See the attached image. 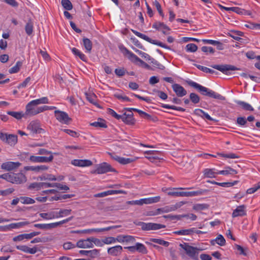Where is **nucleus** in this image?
Returning a JSON list of instances; mask_svg holds the SVG:
<instances>
[{"label":"nucleus","mask_w":260,"mask_h":260,"mask_svg":"<svg viewBox=\"0 0 260 260\" xmlns=\"http://www.w3.org/2000/svg\"><path fill=\"white\" fill-rule=\"evenodd\" d=\"M7 114L18 120L20 119L22 117L26 118L24 113L23 112L8 111Z\"/></svg>","instance_id":"nucleus-36"},{"label":"nucleus","mask_w":260,"mask_h":260,"mask_svg":"<svg viewBox=\"0 0 260 260\" xmlns=\"http://www.w3.org/2000/svg\"><path fill=\"white\" fill-rule=\"evenodd\" d=\"M152 27L160 31L162 29H167L168 31L170 30V28L168 26H167L164 23L160 22H156L153 23L152 25Z\"/></svg>","instance_id":"nucleus-31"},{"label":"nucleus","mask_w":260,"mask_h":260,"mask_svg":"<svg viewBox=\"0 0 260 260\" xmlns=\"http://www.w3.org/2000/svg\"><path fill=\"white\" fill-rule=\"evenodd\" d=\"M83 44L85 49L86 50V52L90 53L92 47V44L91 41L88 38H83Z\"/></svg>","instance_id":"nucleus-32"},{"label":"nucleus","mask_w":260,"mask_h":260,"mask_svg":"<svg viewBox=\"0 0 260 260\" xmlns=\"http://www.w3.org/2000/svg\"><path fill=\"white\" fill-rule=\"evenodd\" d=\"M71 164L75 166L84 167L90 166L92 162L88 159H74L72 160Z\"/></svg>","instance_id":"nucleus-19"},{"label":"nucleus","mask_w":260,"mask_h":260,"mask_svg":"<svg viewBox=\"0 0 260 260\" xmlns=\"http://www.w3.org/2000/svg\"><path fill=\"white\" fill-rule=\"evenodd\" d=\"M56 118L60 122L68 124L71 121V119L69 117L68 114L63 111L60 110H55L54 111Z\"/></svg>","instance_id":"nucleus-13"},{"label":"nucleus","mask_w":260,"mask_h":260,"mask_svg":"<svg viewBox=\"0 0 260 260\" xmlns=\"http://www.w3.org/2000/svg\"><path fill=\"white\" fill-rule=\"evenodd\" d=\"M187 84L191 87L196 89L201 94L220 101H224L225 98L222 95L204 87L192 80H187Z\"/></svg>","instance_id":"nucleus-1"},{"label":"nucleus","mask_w":260,"mask_h":260,"mask_svg":"<svg viewBox=\"0 0 260 260\" xmlns=\"http://www.w3.org/2000/svg\"><path fill=\"white\" fill-rule=\"evenodd\" d=\"M183 188H162V191L164 193L167 194V195H195V194H202L204 192L202 191H198L197 192H186L181 191Z\"/></svg>","instance_id":"nucleus-5"},{"label":"nucleus","mask_w":260,"mask_h":260,"mask_svg":"<svg viewBox=\"0 0 260 260\" xmlns=\"http://www.w3.org/2000/svg\"><path fill=\"white\" fill-rule=\"evenodd\" d=\"M55 187H56V188L57 189V190L58 191V192L59 191H62V190L63 191H62L63 192H65L66 191L69 189V187L67 185L62 184L61 183H56V185H55Z\"/></svg>","instance_id":"nucleus-55"},{"label":"nucleus","mask_w":260,"mask_h":260,"mask_svg":"<svg viewBox=\"0 0 260 260\" xmlns=\"http://www.w3.org/2000/svg\"><path fill=\"white\" fill-rule=\"evenodd\" d=\"M120 225H114V226H108L105 228H101V229H87V230H84V232L85 234H89L92 232H102L104 231H108L112 229H114L118 228L120 227Z\"/></svg>","instance_id":"nucleus-23"},{"label":"nucleus","mask_w":260,"mask_h":260,"mask_svg":"<svg viewBox=\"0 0 260 260\" xmlns=\"http://www.w3.org/2000/svg\"><path fill=\"white\" fill-rule=\"evenodd\" d=\"M260 188V182L254 185L252 187L248 189L246 191L247 193L252 194L254 193L257 190Z\"/></svg>","instance_id":"nucleus-59"},{"label":"nucleus","mask_w":260,"mask_h":260,"mask_svg":"<svg viewBox=\"0 0 260 260\" xmlns=\"http://www.w3.org/2000/svg\"><path fill=\"white\" fill-rule=\"evenodd\" d=\"M53 159V156L51 154L49 156H31L30 157V160L33 162H49L52 161Z\"/></svg>","instance_id":"nucleus-17"},{"label":"nucleus","mask_w":260,"mask_h":260,"mask_svg":"<svg viewBox=\"0 0 260 260\" xmlns=\"http://www.w3.org/2000/svg\"><path fill=\"white\" fill-rule=\"evenodd\" d=\"M109 154L113 159L122 165H126L133 161V160L129 158L120 157L115 154H112L111 153H109Z\"/></svg>","instance_id":"nucleus-20"},{"label":"nucleus","mask_w":260,"mask_h":260,"mask_svg":"<svg viewBox=\"0 0 260 260\" xmlns=\"http://www.w3.org/2000/svg\"><path fill=\"white\" fill-rule=\"evenodd\" d=\"M61 5L63 8L68 11L71 10L73 5L69 0H61Z\"/></svg>","instance_id":"nucleus-47"},{"label":"nucleus","mask_w":260,"mask_h":260,"mask_svg":"<svg viewBox=\"0 0 260 260\" xmlns=\"http://www.w3.org/2000/svg\"><path fill=\"white\" fill-rule=\"evenodd\" d=\"M225 168V170H224L218 171V174L223 175H227L229 174L234 175L237 174L238 173V171L228 166L226 167Z\"/></svg>","instance_id":"nucleus-28"},{"label":"nucleus","mask_w":260,"mask_h":260,"mask_svg":"<svg viewBox=\"0 0 260 260\" xmlns=\"http://www.w3.org/2000/svg\"><path fill=\"white\" fill-rule=\"evenodd\" d=\"M243 35L244 33L240 31H232L231 33H229V36L237 41L241 40V38L239 37Z\"/></svg>","instance_id":"nucleus-38"},{"label":"nucleus","mask_w":260,"mask_h":260,"mask_svg":"<svg viewBox=\"0 0 260 260\" xmlns=\"http://www.w3.org/2000/svg\"><path fill=\"white\" fill-rule=\"evenodd\" d=\"M217 155L219 156L223 157L230 158H236L239 157V156L237 155L236 154L233 153H231L230 154H224V153H218Z\"/></svg>","instance_id":"nucleus-60"},{"label":"nucleus","mask_w":260,"mask_h":260,"mask_svg":"<svg viewBox=\"0 0 260 260\" xmlns=\"http://www.w3.org/2000/svg\"><path fill=\"white\" fill-rule=\"evenodd\" d=\"M160 200L159 196H155L153 198H148L142 199L139 200L132 201H128L127 202L128 204L131 205H142L143 204H149L154 203L158 202Z\"/></svg>","instance_id":"nucleus-10"},{"label":"nucleus","mask_w":260,"mask_h":260,"mask_svg":"<svg viewBox=\"0 0 260 260\" xmlns=\"http://www.w3.org/2000/svg\"><path fill=\"white\" fill-rule=\"evenodd\" d=\"M136 225L140 226L143 231L157 230L166 228V225L156 223H145L142 221H135L134 222Z\"/></svg>","instance_id":"nucleus-4"},{"label":"nucleus","mask_w":260,"mask_h":260,"mask_svg":"<svg viewBox=\"0 0 260 260\" xmlns=\"http://www.w3.org/2000/svg\"><path fill=\"white\" fill-rule=\"evenodd\" d=\"M85 95H86V99L90 103H92V104H93L94 105L98 107H100L99 105L96 102L94 101V99L95 97V95L94 94H93V93L90 94V93H85Z\"/></svg>","instance_id":"nucleus-45"},{"label":"nucleus","mask_w":260,"mask_h":260,"mask_svg":"<svg viewBox=\"0 0 260 260\" xmlns=\"http://www.w3.org/2000/svg\"><path fill=\"white\" fill-rule=\"evenodd\" d=\"M41 182H34L31 183L28 187L30 190H39L42 188Z\"/></svg>","instance_id":"nucleus-48"},{"label":"nucleus","mask_w":260,"mask_h":260,"mask_svg":"<svg viewBox=\"0 0 260 260\" xmlns=\"http://www.w3.org/2000/svg\"><path fill=\"white\" fill-rule=\"evenodd\" d=\"M235 102L244 110L249 111H253L254 110L252 107L247 103L241 101H236Z\"/></svg>","instance_id":"nucleus-29"},{"label":"nucleus","mask_w":260,"mask_h":260,"mask_svg":"<svg viewBox=\"0 0 260 260\" xmlns=\"http://www.w3.org/2000/svg\"><path fill=\"white\" fill-rule=\"evenodd\" d=\"M108 113L117 120L121 119L126 124L133 125L135 123V120L133 117V113H126L124 112L122 115L117 114L113 109L108 108Z\"/></svg>","instance_id":"nucleus-3"},{"label":"nucleus","mask_w":260,"mask_h":260,"mask_svg":"<svg viewBox=\"0 0 260 260\" xmlns=\"http://www.w3.org/2000/svg\"><path fill=\"white\" fill-rule=\"evenodd\" d=\"M88 240H90L91 243H94L96 246H102L103 245L102 241L98 238L92 237L88 238Z\"/></svg>","instance_id":"nucleus-57"},{"label":"nucleus","mask_w":260,"mask_h":260,"mask_svg":"<svg viewBox=\"0 0 260 260\" xmlns=\"http://www.w3.org/2000/svg\"><path fill=\"white\" fill-rule=\"evenodd\" d=\"M180 247L184 249L186 254L193 259L197 260L198 259L199 249L190 246L187 243L180 244Z\"/></svg>","instance_id":"nucleus-6"},{"label":"nucleus","mask_w":260,"mask_h":260,"mask_svg":"<svg viewBox=\"0 0 260 260\" xmlns=\"http://www.w3.org/2000/svg\"><path fill=\"white\" fill-rule=\"evenodd\" d=\"M118 193L127 194V192L123 190L111 189L102 192L98 193L95 195H111L113 194Z\"/></svg>","instance_id":"nucleus-27"},{"label":"nucleus","mask_w":260,"mask_h":260,"mask_svg":"<svg viewBox=\"0 0 260 260\" xmlns=\"http://www.w3.org/2000/svg\"><path fill=\"white\" fill-rule=\"evenodd\" d=\"M76 246L80 248H90L93 247V244L91 243L88 238L85 240H80L76 244Z\"/></svg>","instance_id":"nucleus-21"},{"label":"nucleus","mask_w":260,"mask_h":260,"mask_svg":"<svg viewBox=\"0 0 260 260\" xmlns=\"http://www.w3.org/2000/svg\"><path fill=\"white\" fill-rule=\"evenodd\" d=\"M29 224L28 221H22L17 223H12L4 226H1L0 229L3 231L10 230L14 229H19Z\"/></svg>","instance_id":"nucleus-15"},{"label":"nucleus","mask_w":260,"mask_h":260,"mask_svg":"<svg viewBox=\"0 0 260 260\" xmlns=\"http://www.w3.org/2000/svg\"><path fill=\"white\" fill-rule=\"evenodd\" d=\"M124 110H125V111H127L128 112H129L128 113H133L132 112V111H135V112H137L139 113V114L142 117V116H143V114H146V112L141 110H139V109H136V108H124Z\"/></svg>","instance_id":"nucleus-53"},{"label":"nucleus","mask_w":260,"mask_h":260,"mask_svg":"<svg viewBox=\"0 0 260 260\" xmlns=\"http://www.w3.org/2000/svg\"><path fill=\"white\" fill-rule=\"evenodd\" d=\"M149 60L151 61V63L152 64L153 67L156 68L157 69H159L160 70H163L165 69V67L164 65L160 63L158 61L155 60L153 58H149Z\"/></svg>","instance_id":"nucleus-42"},{"label":"nucleus","mask_w":260,"mask_h":260,"mask_svg":"<svg viewBox=\"0 0 260 260\" xmlns=\"http://www.w3.org/2000/svg\"><path fill=\"white\" fill-rule=\"evenodd\" d=\"M132 31L137 37H139V38H141V39H142L151 44L156 45L157 46H160L162 48H165V49H169V50L171 49V48L169 46L162 43V42L157 41V40H152L151 38H149L146 35L143 34L137 30L132 29Z\"/></svg>","instance_id":"nucleus-7"},{"label":"nucleus","mask_w":260,"mask_h":260,"mask_svg":"<svg viewBox=\"0 0 260 260\" xmlns=\"http://www.w3.org/2000/svg\"><path fill=\"white\" fill-rule=\"evenodd\" d=\"M71 209H61L58 212V215L59 217H63V216H67L69 215L71 212Z\"/></svg>","instance_id":"nucleus-61"},{"label":"nucleus","mask_w":260,"mask_h":260,"mask_svg":"<svg viewBox=\"0 0 260 260\" xmlns=\"http://www.w3.org/2000/svg\"><path fill=\"white\" fill-rule=\"evenodd\" d=\"M173 91L179 97H182L187 94L186 90L180 84L175 83L172 86Z\"/></svg>","instance_id":"nucleus-18"},{"label":"nucleus","mask_w":260,"mask_h":260,"mask_svg":"<svg viewBox=\"0 0 260 260\" xmlns=\"http://www.w3.org/2000/svg\"><path fill=\"white\" fill-rule=\"evenodd\" d=\"M122 250V246L117 245L113 247L109 248L108 249V252L109 254L112 255L117 256L121 253Z\"/></svg>","instance_id":"nucleus-24"},{"label":"nucleus","mask_w":260,"mask_h":260,"mask_svg":"<svg viewBox=\"0 0 260 260\" xmlns=\"http://www.w3.org/2000/svg\"><path fill=\"white\" fill-rule=\"evenodd\" d=\"M194 66L199 70L201 71L207 73H210V74H214V73H217L215 71L211 70L209 68H208L206 67L202 66L199 64H195Z\"/></svg>","instance_id":"nucleus-46"},{"label":"nucleus","mask_w":260,"mask_h":260,"mask_svg":"<svg viewBox=\"0 0 260 260\" xmlns=\"http://www.w3.org/2000/svg\"><path fill=\"white\" fill-rule=\"evenodd\" d=\"M79 253L82 255H88L91 257H95L99 254V250L97 249H93L91 250H81L79 251Z\"/></svg>","instance_id":"nucleus-26"},{"label":"nucleus","mask_w":260,"mask_h":260,"mask_svg":"<svg viewBox=\"0 0 260 260\" xmlns=\"http://www.w3.org/2000/svg\"><path fill=\"white\" fill-rule=\"evenodd\" d=\"M20 202L22 204H29L35 203L34 200L27 197H20Z\"/></svg>","instance_id":"nucleus-54"},{"label":"nucleus","mask_w":260,"mask_h":260,"mask_svg":"<svg viewBox=\"0 0 260 260\" xmlns=\"http://www.w3.org/2000/svg\"><path fill=\"white\" fill-rule=\"evenodd\" d=\"M40 180H49V181H56V177L51 174H43L41 176H39Z\"/></svg>","instance_id":"nucleus-34"},{"label":"nucleus","mask_w":260,"mask_h":260,"mask_svg":"<svg viewBox=\"0 0 260 260\" xmlns=\"http://www.w3.org/2000/svg\"><path fill=\"white\" fill-rule=\"evenodd\" d=\"M0 178L15 184H21L26 181V177L22 173H5L0 175Z\"/></svg>","instance_id":"nucleus-2"},{"label":"nucleus","mask_w":260,"mask_h":260,"mask_svg":"<svg viewBox=\"0 0 260 260\" xmlns=\"http://www.w3.org/2000/svg\"><path fill=\"white\" fill-rule=\"evenodd\" d=\"M20 165L19 162L7 161L2 164L1 168L7 171H11L17 169Z\"/></svg>","instance_id":"nucleus-16"},{"label":"nucleus","mask_w":260,"mask_h":260,"mask_svg":"<svg viewBox=\"0 0 260 260\" xmlns=\"http://www.w3.org/2000/svg\"><path fill=\"white\" fill-rule=\"evenodd\" d=\"M21 66H22V62L19 61H17L16 63V64L14 67H13L12 68H11V69H9V72L10 74L17 73L20 70V68Z\"/></svg>","instance_id":"nucleus-44"},{"label":"nucleus","mask_w":260,"mask_h":260,"mask_svg":"<svg viewBox=\"0 0 260 260\" xmlns=\"http://www.w3.org/2000/svg\"><path fill=\"white\" fill-rule=\"evenodd\" d=\"M32 102L37 106L41 104H48L49 103L48 99L46 97H43L39 99L32 100Z\"/></svg>","instance_id":"nucleus-56"},{"label":"nucleus","mask_w":260,"mask_h":260,"mask_svg":"<svg viewBox=\"0 0 260 260\" xmlns=\"http://www.w3.org/2000/svg\"><path fill=\"white\" fill-rule=\"evenodd\" d=\"M211 67L213 69H216L224 74L228 75V72L229 71H235V70H240V68H238L230 64H222V65H217L215 64L211 66Z\"/></svg>","instance_id":"nucleus-12"},{"label":"nucleus","mask_w":260,"mask_h":260,"mask_svg":"<svg viewBox=\"0 0 260 260\" xmlns=\"http://www.w3.org/2000/svg\"><path fill=\"white\" fill-rule=\"evenodd\" d=\"M37 105L32 101L28 103L26 106V111L24 113L26 118L27 116H34L42 112V106L37 107Z\"/></svg>","instance_id":"nucleus-8"},{"label":"nucleus","mask_w":260,"mask_h":260,"mask_svg":"<svg viewBox=\"0 0 260 260\" xmlns=\"http://www.w3.org/2000/svg\"><path fill=\"white\" fill-rule=\"evenodd\" d=\"M246 56L248 58L250 59L256 58L257 60H260V55L256 56L255 53L252 51H248L246 52Z\"/></svg>","instance_id":"nucleus-58"},{"label":"nucleus","mask_w":260,"mask_h":260,"mask_svg":"<svg viewBox=\"0 0 260 260\" xmlns=\"http://www.w3.org/2000/svg\"><path fill=\"white\" fill-rule=\"evenodd\" d=\"M215 171V169H205L203 171L204 176L206 178H215L216 175L218 174V172H216Z\"/></svg>","instance_id":"nucleus-25"},{"label":"nucleus","mask_w":260,"mask_h":260,"mask_svg":"<svg viewBox=\"0 0 260 260\" xmlns=\"http://www.w3.org/2000/svg\"><path fill=\"white\" fill-rule=\"evenodd\" d=\"M27 129L32 134L45 133L44 129L40 127V123L37 121H32L27 126Z\"/></svg>","instance_id":"nucleus-14"},{"label":"nucleus","mask_w":260,"mask_h":260,"mask_svg":"<svg viewBox=\"0 0 260 260\" xmlns=\"http://www.w3.org/2000/svg\"><path fill=\"white\" fill-rule=\"evenodd\" d=\"M123 51L124 53L128 55V59L132 62L136 63L138 61L137 60L139 59V57L136 55L129 51L125 47H123Z\"/></svg>","instance_id":"nucleus-30"},{"label":"nucleus","mask_w":260,"mask_h":260,"mask_svg":"<svg viewBox=\"0 0 260 260\" xmlns=\"http://www.w3.org/2000/svg\"><path fill=\"white\" fill-rule=\"evenodd\" d=\"M185 49L187 52H194L198 49V46L193 43L188 44L186 47Z\"/></svg>","instance_id":"nucleus-50"},{"label":"nucleus","mask_w":260,"mask_h":260,"mask_svg":"<svg viewBox=\"0 0 260 260\" xmlns=\"http://www.w3.org/2000/svg\"><path fill=\"white\" fill-rule=\"evenodd\" d=\"M136 245V250L140 253L142 254H147L148 250L145 246L140 243H137Z\"/></svg>","instance_id":"nucleus-41"},{"label":"nucleus","mask_w":260,"mask_h":260,"mask_svg":"<svg viewBox=\"0 0 260 260\" xmlns=\"http://www.w3.org/2000/svg\"><path fill=\"white\" fill-rule=\"evenodd\" d=\"M34 23L32 20L29 19L25 26V30L26 34L30 36L33 32Z\"/></svg>","instance_id":"nucleus-33"},{"label":"nucleus","mask_w":260,"mask_h":260,"mask_svg":"<svg viewBox=\"0 0 260 260\" xmlns=\"http://www.w3.org/2000/svg\"><path fill=\"white\" fill-rule=\"evenodd\" d=\"M0 139L4 142L10 145H14L17 142V136L15 135L0 133Z\"/></svg>","instance_id":"nucleus-11"},{"label":"nucleus","mask_w":260,"mask_h":260,"mask_svg":"<svg viewBox=\"0 0 260 260\" xmlns=\"http://www.w3.org/2000/svg\"><path fill=\"white\" fill-rule=\"evenodd\" d=\"M245 206L241 205L237 207L232 213V217H236L238 216H243L246 215V211L245 210Z\"/></svg>","instance_id":"nucleus-22"},{"label":"nucleus","mask_w":260,"mask_h":260,"mask_svg":"<svg viewBox=\"0 0 260 260\" xmlns=\"http://www.w3.org/2000/svg\"><path fill=\"white\" fill-rule=\"evenodd\" d=\"M126 71L124 68H118L115 70V74L118 77L124 76Z\"/></svg>","instance_id":"nucleus-62"},{"label":"nucleus","mask_w":260,"mask_h":260,"mask_svg":"<svg viewBox=\"0 0 260 260\" xmlns=\"http://www.w3.org/2000/svg\"><path fill=\"white\" fill-rule=\"evenodd\" d=\"M103 244H110L113 243L115 242V240L114 237H106L104 239L102 240Z\"/></svg>","instance_id":"nucleus-64"},{"label":"nucleus","mask_w":260,"mask_h":260,"mask_svg":"<svg viewBox=\"0 0 260 260\" xmlns=\"http://www.w3.org/2000/svg\"><path fill=\"white\" fill-rule=\"evenodd\" d=\"M161 106V107L166 108V109H173V110H178V111H182V112H184L185 111V109H184L182 107H177L175 106H171L169 105L162 104Z\"/></svg>","instance_id":"nucleus-49"},{"label":"nucleus","mask_w":260,"mask_h":260,"mask_svg":"<svg viewBox=\"0 0 260 260\" xmlns=\"http://www.w3.org/2000/svg\"><path fill=\"white\" fill-rule=\"evenodd\" d=\"M189 99L194 104L199 103L200 100L199 96L195 93H191L190 94Z\"/></svg>","instance_id":"nucleus-51"},{"label":"nucleus","mask_w":260,"mask_h":260,"mask_svg":"<svg viewBox=\"0 0 260 260\" xmlns=\"http://www.w3.org/2000/svg\"><path fill=\"white\" fill-rule=\"evenodd\" d=\"M209 205L207 204H196L193 206V209L199 211L205 209H208Z\"/></svg>","instance_id":"nucleus-40"},{"label":"nucleus","mask_w":260,"mask_h":260,"mask_svg":"<svg viewBox=\"0 0 260 260\" xmlns=\"http://www.w3.org/2000/svg\"><path fill=\"white\" fill-rule=\"evenodd\" d=\"M187 203V202L186 201H181L176 203V204L175 205L168 206L169 212L176 210L177 209H179V208H180L181 206L186 204Z\"/></svg>","instance_id":"nucleus-37"},{"label":"nucleus","mask_w":260,"mask_h":260,"mask_svg":"<svg viewBox=\"0 0 260 260\" xmlns=\"http://www.w3.org/2000/svg\"><path fill=\"white\" fill-rule=\"evenodd\" d=\"M216 243L221 246H224L225 244V240L221 235H218L215 239Z\"/></svg>","instance_id":"nucleus-52"},{"label":"nucleus","mask_w":260,"mask_h":260,"mask_svg":"<svg viewBox=\"0 0 260 260\" xmlns=\"http://www.w3.org/2000/svg\"><path fill=\"white\" fill-rule=\"evenodd\" d=\"M108 172H116L115 169L113 168L107 162H103L99 165L96 169L91 172L92 174H102Z\"/></svg>","instance_id":"nucleus-9"},{"label":"nucleus","mask_w":260,"mask_h":260,"mask_svg":"<svg viewBox=\"0 0 260 260\" xmlns=\"http://www.w3.org/2000/svg\"><path fill=\"white\" fill-rule=\"evenodd\" d=\"M72 51L75 55L78 56L80 58V59H81L82 61H86L87 57L80 50H79L76 48H73L72 49Z\"/></svg>","instance_id":"nucleus-35"},{"label":"nucleus","mask_w":260,"mask_h":260,"mask_svg":"<svg viewBox=\"0 0 260 260\" xmlns=\"http://www.w3.org/2000/svg\"><path fill=\"white\" fill-rule=\"evenodd\" d=\"M150 241L165 247H168L169 245V242L160 239L151 238Z\"/></svg>","instance_id":"nucleus-43"},{"label":"nucleus","mask_w":260,"mask_h":260,"mask_svg":"<svg viewBox=\"0 0 260 260\" xmlns=\"http://www.w3.org/2000/svg\"><path fill=\"white\" fill-rule=\"evenodd\" d=\"M153 4L155 6L157 10L158 11L159 15L162 16V17H164V13L162 12V10L161 9V5L159 3V2L155 0L154 2H153Z\"/></svg>","instance_id":"nucleus-63"},{"label":"nucleus","mask_w":260,"mask_h":260,"mask_svg":"<svg viewBox=\"0 0 260 260\" xmlns=\"http://www.w3.org/2000/svg\"><path fill=\"white\" fill-rule=\"evenodd\" d=\"M99 120L100 121H95L90 123V125L96 127H101V128H106L107 127V124H106L105 121L104 119L101 118H99Z\"/></svg>","instance_id":"nucleus-39"}]
</instances>
